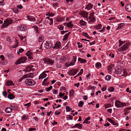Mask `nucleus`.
<instances>
[{
	"mask_svg": "<svg viewBox=\"0 0 131 131\" xmlns=\"http://www.w3.org/2000/svg\"><path fill=\"white\" fill-rule=\"evenodd\" d=\"M6 85L8 86L10 85H14V84L13 83V82L12 81H7L6 82Z\"/></svg>",
	"mask_w": 131,
	"mask_h": 131,
	"instance_id": "ddd939ff",
	"label": "nucleus"
},
{
	"mask_svg": "<svg viewBox=\"0 0 131 131\" xmlns=\"http://www.w3.org/2000/svg\"><path fill=\"white\" fill-rule=\"evenodd\" d=\"M128 48V45L127 44H124L123 46L120 48L119 49L121 51H125L126 49Z\"/></svg>",
	"mask_w": 131,
	"mask_h": 131,
	"instance_id": "39448f33",
	"label": "nucleus"
},
{
	"mask_svg": "<svg viewBox=\"0 0 131 131\" xmlns=\"http://www.w3.org/2000/svg\"><path fill=\"white\" fill-rule=\"evenodd\" d=\"M48 59H47L45 58H43V61L44 62H45L47 64L48 63Z\"/></svg>",
	"mask_w": 131,
	"mask_h": 131,
	"instance_id": "13d9d810",
	"label": "nucleus"
},
{
	"mask_svg": "<svg viewBox=\"0 0 131 131\" xmlns=\"http://www.w3.org/2000/svg\"><path fill=\"white\" fill-rule=\"evenodd\" d=\"M32 28H34V31L36 33H38V27L36 26H34L32 27Z\"/></svg>",
	"mask_w": 131,
	"mask_h": 131,
	"instance_id": "393cba45",
	"label": "nucleus"
},
{
	"mask_svg": "<svg viewBox=\"0 0 131 131\" xmlns=\"http://www.w3.org/2000/svg\"><path fill=\"white\" fill-rule=\"evenodd\" d=\"M58 92V91L56 89H54V91H53V93L55 94H57V93Z\"/></svg>",
	"mask_w": 131,
	"mask_h": 131,
	"instance_id": "774afa93",
	"label": "nucleus"
},
{
	"mask_svg": "<svg viewBox=\"0 0 131 131\" xmlns=\"http://www.w3.org/2000/svg\"><path fill=\"white\" fill-rule=\"evenodd\" d=\"M124 25V24L123 23H122L119 24V25L118 26V27L117 28V29H119L120 28H121L123 27Z\"/></svg>",
	"mask_w": 131,
	"mask_h": 131,
	"instance_id": "2f4dec72",
	"label": "nucleus"
},
{
	"mask_svg": "<svg viewBox=\"0 0 131 131\" xmlns=\"http://www.w3.org/2000/svg\"><path fill=\"white\" fill-rule=\"evenodd\" d=\"M8 99L10 100H12L15 98V96L12 94L10 93L8 95Z\"/></svg>",
	"mask_w": 131,
	"mask_h": 131,
	"instance_id": "aec40b11",
	"label": "nucleus"
},
{
	"mask_svg": "<svg viewBox=\"0 0 131 131\" xmlns=\"http://www.w3.org/2000/svg\"><path fill=\"white\" fill-rule=\"evenodd\" d=\"M107 90L108 91L111 92H113L115 90L114 88L113 87H111L109 88Z\"/></svg>",
	"mask_w": 131,
	"mask_h": 131,
	"instance_id": "72a5a7b5",
	"label": "nucleus"
},
{
	"mask_svg": "<svg viewBox=\"0 0 131 131\" xmlns=\"http://www.w3.org/2000/svg\"><path fill=\"white\" fill-rule=\"evenodd\" d=\"M32 53H33L31 51L29 50L26 53V54L27 56H28L32 55Z\"/></svg>",
	"mask_w": 131,
	"mask_h": 131,
	"instance_id": "cd10ccee",
	"label": "nucleus"
},
{
	"mask_svg": "<svg viewBox=\"0 0 131 131\" xmlns=\"http://www.w3.org/2000/svg\"><path fill=\"white\" fill-rule=\"evenodd\" d=\"M61 46V43L60 42H57L55 45V46L53 47V48H60Z\"/></svg>",
	"mask_w": 131,
	"mask_h": 131,
	"instance_id": "9b49d317",
	"label": "nucleus"
},
{
	"mask_svg": "<svg viewBox=\"0 0 131 131\" xmlns=\"http://www.w3.org/2000/svg\"><path fill=\"white\" fill-rule=\"evenodd\" d=\"M111 106V105L110 104H106L105 105V107L106 108L110 107Z\"/></svg>",
	"mask_w": 131,
	"mask_h": 131,
	"instance_id": "6e6d98bb",
	"label": "nucleus"
},
{
	"mask_svg": "<svg viewBox=\"0 0 131 131\" xmlns=\"http://www.w3.org/2000/svg\"><path fill=\"white\" fill-rule=\"evenodd\" d=\"M64 27L62 25H60L58 26V28L60 30H62L63 29Z\"/></svg>",
	"mask_w": 131,
	"mask_h": 131,
	"instance_id": "e433bc0d",
	"label": "nucleus"
},
{
	"mask_svg": "<svg viewBox=\"0 0 131 131\" xmlns=\"http://www.w3.org/2000/svg\"><path fill=\"white\" fill-rule=\"evenodd\" d=\"M53 61H52L51 60L48 59V61L47 64H52L53 62Z\"/></svg>",
	"mask_w": 131,
	"mask_h": 131,
	"instance_id": "4c0bfd02",
	"label": "nucleus"
},
{
	"mask_svg": "<svg viewBox=\"0 0 131 131\" xmlns=\"http://www.w3.org/2000/svg\"><path fill=\"white\" fill-rule=\"evenodd\" d=\"M6 112L7 113H9L12 111V109L10 107H7L5 110Z\"/></svg>",
	"mask_w": 131,
	"mask_h": 131,
	"instance_id": "b1692460",
	"label": "nucleus"
},
{
	"mask_svg": "<svg viewBox=\"0 0 131 131\" xmlns=\"http://www.w3.org/2000/svg\"><path fill=\"white\" fill-rule=\"evenodd\" d=\"M86 22L84 21L83 20H81L80 22V24H81V25H83L84 26L86 25Z\"/></svg>",
	"mask_w": 131,
	"mask_h": 131,
	"instance_id": "c85d7f7f",
	"label": "nucleus"
},
{
	"mask_svg": "<svg viewBox=\"0 0 131 131\" xmlns=\"http://www.w3.org/2000/svg\"><path fill=\"white\" fill-rule=\"evenodd\" d=\"M70 33L71 32H69L68 33L64 35L63 37L64 38L63 39V41H65L68 39V37Z\"/></svg>",
	"mask_w": 131,
	"mask_h": 131,
	"instance_id": "4468645a",
	"label": "nucleus"
},
{
	"mask_svg": "<svg viewBox=\"0 0 131 131\" xmlns=\"http://www.w3.org/2000/svg\"><path fill=\"white\" fill-rule=\"evenodd\" d=\"M125 9L128 12H131V5L128 4L125 6Z\"/></svg>",
	"mask_w": 131,
	"mask_h": 131,
	"instance_id": "0eeeda50",
	"label": "nucleus"
},
{
	"mask_svg": "<svg viewBox=\"0 0 131 131\" xmlns=\"http://www.w3.org/2000/svg\"><path fill=\"white\" fill-rule=\"evenodd\" d=\"M25 82L26 84L29 85L33 86L35 84V82L34 81L29 79H26Z\"/></svg>",
	"mask_w": 131,
	"mask_h": 131,
	"instance_id": "f03ea898",
	"label": "nucleus"
},
{
	"mask_svg": "<svg viewBox=\"0 0 131 131\" xmlns=\"http://www.w3.org/2000/svg\"><path fill=\"white\" fill-rule=\"evenodd\" d=\"M27 118V116L26 115H23L22 117L23 120H25Z\"/></svg>",
	"mask_w": 131,
	"mask_h": 131,
	"instance_id": "4d7b16f0",
	"label": "nucleus"
},
{
	"mask_svg": "<svg viewBox=\"0 0 131 131\" xmlns=\"http://www.w3.org/2000/svg\"><path fill=\"white\" fill-rule=\"evenodd\" d=\"M83 70L82 69H81L80 70V71L78 74H79V75H80L83 73Z\"/></svg>",
	"mask_w": 131,
	"mask_h": 131,
	"instance_id": "052dcab7",
	"label": "nucleus"
},
{
	"mask_svg": "<svg viewBox=\"0 0 131 131\" xmlns=\"http://www.w3.org/2000/svg\"><path fill=\"white\" fill-rule=\"evenodd\" d=\"M0 58L2 59V60H4L5 59L4 56L2 55L0 56Z\"/></svg>",
	"mask_w": 131,
	"mask_h": 131,
	"instance_id": "0e129e2a",
	"label": "nucleus"
},
{
	"mask_svg": "<svg viewBox=\"0 0 131 131\" xmlns=\"http://www.w3.org/2000/svg\"><path fill=\"white\" fill-rule=\"evenodd\" d=\"M17 7L20 9H22L23 8L22 6L21 5H17Z\"/></svg>",
	"mask_w": 131,
	"mask_h": 131,
	"instance_id": "680f3d73",
	"label": "nucleus"
},
{
	"mask_svg": "<svg viewBox=\"0 0 131 131\" xmlns=\"http://www.w3.org/2000/svg\"><path fill=\"white\" fill-rule=\"evenodd\" d=\"M76 61V59L75 58H73V59L71 61L69 64L70 66L73 65L75 63Z\"/></svg>",
	"mask_w": 131,
	"mask_h": 131,
	"instance_id": "412c9836",
	"label": "nucleus"
},
{
	"mask_svg": "<svg viewBox=\"0 0 131 131\" xmlns=\"http://www.w3.org/2000/svg\"><path fill=\"white\" fill-rule=\"evenodd\" d=\"M42 77H44V78L46 77L47 75L45 73V72H43L41 74Z\"/></svg>",
	"mask_w": 131,
	"mask_h": 131,
	"instance_id": "bf43d9fd",
	"label": "nucleus"
},
{
	"mask_svg": "<svg viewBox=\"0 0 131 131\" xmlns=\"http://www.w3.org/2000/svg\"><path fill=\"white\" fill-rule=\"evenodd\" d=\"M83 34H83V35H84V36H85L86 37H87V38H88L91 39L92 38V37H90L89 36H88V34L87 33L84 32V33H83Z\"/></svg>",
	"mask_w": 131,
	"mask_h": 131,
	"instance_id": "7c9ffc66",
	"label": "nucleus"
},
{
	"mask_svg": "<svg viewBox=\"0 0 131 131\" xmlns=\"http://www.w3.org/2000/svg\"><path fill=\"white\" fill-rule=\"evenodd\" d=\"M84 104V102L81 101H80L79 103V106L80 107H82Z\"/></svg>",
	"mask_w": 131,
	"mask_h": 131,
	"instance_id": "ea45409f",
	"label": "nucleus"
},
{
	"mask_svg": "<svg viewBox=\"0 0 131 131\" xmlns=\"http://www.w3.org/2000/svg\"><path fill=\"white\" fill-rule=\"evenodd\" d=\"M67 117L71 120L73 118V117L72 116L70 115H68Z\"/></svg>",
	"mask_w": 131,
	"mask_h": 131,
	"instance_id": "e2e57ef3",
	"label": "nucleus"
},
{
	"mask_svg": "<svg viewBox=\"0 0 131 131\" xmlns=\"http://www.w3.org/2000/svg\"><path fill=\"white\" fill-rule=\"evenodd\" d=\"M31 105V103L29 102L27 104H25L24 105V106H26L28 108Z\"/></svg>",
	"mask_w": 131,
	"mask_h": 131,
	"instance_id": "09e8293b",
	"label": "nucleus"
},
{
	"mask_svg": "<svg viewBox=\"0 0 131 131\" xmlns=\"http://www.w3.org/2000/svg\"><path fill=\"white\" fill-rule=\"evenodd\" d=\"M15 43L14 44V48H16V47H17L18 45V42L17 41H16H16H15Z\"/></svg>",
	"mask_w": 131,
	"mask_h": 131,
	"instance_id": "79ce46f5",
	"label": "nucleus"
},
{
	"mask_svg": "<svg viewBox=\"0 0 131 131\" xmlns=\"http://www.w3.org/2000/svg\"><path fill=\"white\" fill-rule=\"evenodd\" d=\"M27 60V58L26 57H21L17 60L16 62H15V64L16 65H17L21 63H24Z\"/></svg>",
	"mask_w": 131,
	"mask_h": 131,
	"instance_id": "7ed1b4c3",
	"label": "nucleus"
},
{
	"mask_svg": "<svg viewBox=\"0 0 131 131\" xmlns=\"http://www.w3.org/2000/svg\"><path fill=\"white\" fill-rule=\"evenodd\" d=\"M72 110V108H70L68 106H67L66 107V111L67 112H68L71 111Z\"/></svg>",
	"mask_w": 131,
	"mask_h": 131,
	"instance_id": "c9c22d12",
	"label": "nucleus"
},
{
	"mask_svg": "<svg viewBox=\"0 0 131 131\" xmlns=\"http://www.w3.org/2000/svg\"><path fill=\"white\" fill-rule=\"evenodd\" d=\"M3 95L5 97H7V93L6 92L4 91L3 92Z\"/></svg>",
	"mask_w": 131,
	"mask_h": 131,
	"instance_id": "de8ad7c7",
	"label": "nucleus"
},
{
	"mask_svg": "<svg viewBox=\"0 0 131 131\" xmlns=\"http://www.w3.org/2000/svg\"><path fill=\"white\" fill-rule=\"evenodd\" d=\"M77 74V72H75V70L73 69L71 70L69 73L70 75L73 76Z\"/></svg>",
	"mask_w": 131,
	"mask_h": 131,
	"instance_id": "a211bd4d",
	"label": "nucleus"
},
{
	"mask_svg": "<svg viewBox=\"0 0 131 131\" xmlns=\"http://www.w3.org/2000/svg\"><path fill=\"white\" fill-rule=\"evenodd\" d=\"M101 66V64L100 62H97L95 64V67L96 68H99Z\"/></svg>",
	"mask_w": 131,
	"mask_h": 131,
	"instance_id": "58836bf2",
	"label": "nucleus"
},
{
	"mask_svg": "<svg viewBox=\"0 0 131 131\" xmlns=\"http://www.w3.org/2000/svg\"><path fill=\"white\" fill-rule=\"evenodd\" d=\"M74 93L73 90H71L70 92V95L72 96L74 94Z\"/></svg>",
	"mask_w": 131,
	"mask_h": 131,
	"instance_id": "49530a36",
	"label": "nucleus"
},
{
	"mask_svg": "<svg viewBox=\"0 0 131 131\" xmlns=\"http://www.w3.org/2000/svg\"><path fill=\"white\" fill-rule=\"evenodd\" d=\"M64 19V18H62L61 17L57 18H56V21L58 22L62 21Z\"/></svg>",
	"mask_w": 131,
	"mask_h": 131,
	"instance_id": "bb28decb",
	"label": "nucleus"
},
{
	"mask_svg": "<svg viewBox=\"0 0 131 131\" xmlns=\"http://www.w3.org/2000/svg\"><path fill=\"white\" fill-rule=\"evenodd\" d=\"M26 78V77L25 76V75H24L18 80L19 82H20L24 78Z\"/></svg>",
	"mask_w": 131,
	"mask_h": 131,
	"instance_id": "3c124183",
	"label": "nucleus"
},
{
	"mask_svg": "<svg viewBox=\"0 0 131 131\" xmlns=\"http://www.w3.org/2000/svg\"><path fill=\"white\" fill-rule=\"evenodd\" d=\"M50 23L49 24L50 25H52L53 23V20L52 18H50L49 19Z\"/></svg>",
	"mask_w": 131,
	"mask_h": 131,
	"instance_id": "69168bd1",
	"label": "nucleus"
},
{
	"mask_svg": "<svg viewBox=\"0 0 131 131\" xmlns=\"http://www.w3.org/2000/svg\"><path fill=\"white\" fill-rule=\"evenodd\" d=\"M52 88V86H50L48 88H45V90L47 92H48L51 90Z\"/></svg>",
	"mask_w": 131,
	"mask_h": 131,
	"instance_id": "473e14b6",
	"label": "nucleus"
},
{
	"mask_svg": "<svg viewBox=\"0 0 131 131\" xmlns=\"http://www.w3.org/2000/svg\"><path fill=\"white\" fill-rule=\"evenodd\" d=\"M115 104L116 107L117 108L126 106V105L125 103H122L118 100H117L116 101L115 103Z\"/></svg>",
	"mask_w": 131,
	"mask_h": 131,
	"instance_id": "20e7f679",
	"label": "nucleus"
},
{
	"mask_svg": "<svg viewBox=\"0 0 131 131\" xmlns=\"http://www.w3.org/2000/svg\"><path fill=\"white\" fill-rule=\"evenodd\" d=\"M24 51V50L23 48H20L19 50V51L20 53H22Z\"/></svg>",
	"mask_w": 131,
	"mask_h": 131,
	"instance_id": "338daca9",
	"label": "nucleus"
},
{
	"mask_svg": "<svg viewBox=\"0 0 131 131\" xmlns=\"http://www.w3.org/2000/svg\"><path fill=\"white\" fill-rule=\"evenodd\" d=\"M43 36L42 35H40L39 38V40L38 41L39 42H41V41L44 39L43 38Z\"/></svg>",
	"mask_w": 131,
	"mask_h": 131,
	"instance_id": "c756f323",
	"label": "nucleus"
},
{
	"mask_svg": "<svg viewBox=\"0 0 131 131\" xmlns=\"http://www.w3.org/2000/svg\"><path fill=\"white\" fill-rule=\"evenodd\" d=\"M17 29L18 30L21 31H24L25 30V29L24 26H18L17 27Z\"/></svg>",
	"mask_w": 131,
	"mask_h": 131,
	"instance_id": "dca6fc26",
	"label": "nucleus"
},
{
	"mask_svg": "<svg viewBox=\"0 0 131 131\" xmlns=\"http://www.w3.org/2000/svg\"><path fill=\"white\" fill-rule=\"evenodd\" d=\"M66 60L65 58L64 57H63L60 59V61L61 62H64Z\"/></svg>",
	"mask_w": 131,
	"mask_h": 131,
	"instance_id": "a18cd8bd",
	"label": "nucleus"
},
{
	"mask_svg": "<svg viewBox=\"0 0 131 131\" xmlns=\"http://www.w3.org/2000/svg\"><path fill=\"white\" fill-rule=\"evenodd\" d=\"M11 106L12 107V109L14 110H17V107L16 106L12 105H11Z\"/></svg>",
	"mask_w": 131,
	"mask_h": 131,
	"instance_id": "c03bdc74",
	"label": "nucleus"
},
{
	"mask_svg": "<svg viewBox=\"0 0 131 131\" xmlns=\"http://www.w3.org/2000/svg\"><path fill=\"white\" fill-rule=\"evenodd\" d=\"M108 121L114 125H118V124L116 123L111 118H108L107 119Z\"/></svg>",
	"mask_w": 131,
	"mask_h": 131,
	"instance_id": "9d476101",
	"label": "nucleus"
},
{
	"mask_svg": "<svg viewBox=\"0 0 131 131\" xmlns=\"http://www.w3.org/2000/svg\"><path fill=\"white\" fill-rule=\"evenodd\" d=\"M46 16L52 17L54 16V14L53 13H49L48 14H46Z\"/></svg>",
	"mask_w": 131,
	"mask_h": 131,
	"instance_id": "37998d69",
	"label": "nucleus"
},
{
	"mask_svg": "<svg viewBox=\"0 0 131 131\" xmlns=\"http://www.w3.org/2000/svg\"><path fill=\"white\" fill-rule=\"evenodd\" d=\"M78 60L81 63H86V60L82 58H79L78 59Z\"/></svg>",
	"mask_w": 131,
	"mask_h": 131,
	"instance_id": "4be33fe9",
	"label": "nucleus"
},
{
	"mask_svg": "<svg viewBox=\"0 0 131 131\" xmlns=\"http://www.w3.org/2000/svg\"><path fill=\"white\" fill-rule=\"evenodd\" d=\"M27 19L30 21H34L35 20V18L34 17L32 16L28 15L27 16Z\"/></svg>",
	"mask_w": 131,
	"mask_h": 131,
	"instance_id": "2eb2a0df",
	"label": "nucleus"
},
{
	"mask_svg": "<svg viewBox=\"0 0 131 131\" xmlns=\"http://www.w3.org/2000/svg\"><path fill=\"white\" fill-rule=\"evenodd\" d=\"M48 43L47 42H46V43H45L44 44V47L46 49H49L48 47Z\"/></svg>",
	"mask_w": 131,
	"mask_h": 131,
	"instance_id": "603ef678",
	"label": "nucleus"
},
{
	"mask_svg": "<svg viewBox=\"0 0 131 131\" xmlns=\"http://www.w3.org/2000/svg\"><path fill=\"white\" fill-rule=\"evenodd\" d=\"M12 22V20L11 19L7 18L4 21V24L2 25V27L3 28L6 27Z\"/></svg>",
	"mask_w": 131,
	"mask_h": 131,
	"instance_id": "f257e3e1",
	"label": "nucleus"
},
{
	"mask_svg": "<svg viewBox=\"0 0 131 131\" xmlns=\"http://www.w3.org/2000/svg\"><path fill=\"white\" fill-rule=\"evenodd\" d=\"M88 14H89L88 13L84 11L82 12L81 13V15H82L84 18H86L87 20H88Z\"/></svg>",
	"mask_w": 131,
	"mask_h": 131,
	"instance_id": "1a4fd4ad",
	"label": "nucleus"
},
{
	"mask_svg": "<svg viewBox=\"0 0 131 131\" xmlns=\"http://www.w3.org/2000/svg\"><path fill=\"white\" fill-rule=\"evenodd\" d=\"M46 42H47L48 43V47L49 48V49L51 48L52 46L53 43L51 40H48L46 41Z\"/></svg>",
	"mask_w": 131,
	"mask_h": 131,
	"instance_id": "6e6552de",
	"label": "nucleus"
},
{
	"mask_svg": "<svg viewBox=\"0 0 131 131\" xmlns=\"http://www.w3.org/2000/svg\"><path fill=\"white\" fill-rule=\"evenodd\" d=\"M111 76L110 75H107L105 78V79L106 80L108 81L111 79Z\"/></svg>",
	"mask_w": 131,
	"mask_h": 131,
	"instance_id": "a19ab883",
	"label": "nucleus"
},
{
	"mask_svg": "<svg viewBox=\"0 0 131 131\" xmlns=\"http://www.w3.org/2000/svg\"><path fill=\"white\" fill-rule=\"evenodd\" d=\"M102 24H99L98 25L94 27V28L96 29H100L102 28Z\"/></svg>",
	"mask_w": 131,
	"mask_h": 131,
	"instance_id": "5701e85b",
	"label": "nucleus"
},
{
	"mask_svg": "<svg viewBox=\"0 0 131 131\" xmlns=\"http://www.w3.org/2000/svg\"><path fill=\"white\" fill-rule=\"evenodd\" d=\"M48 79V78H45L44 79V80L42 83V84L43 85H46V83H45V82Z\"/></svg>",
	"mask_w": 131,
	"mask_h": 131,
	"instance_id": "8fccbe9b",
	"label": "nucleus"
},
{
	"mask_svg": "<svg viewBox=\"0 0 131 131\" xmlns=\"http://www.w3.org/2000/svg\"><path fill=\"white\" fill-rule=\"evenodd\" d=\"M82 124L77 123L74 126H73L72 127L74 128L75 127H76L80 129L82 128Z\"/></svg>",
	"mask_w": 131,
	"mask_h": 131,
	"instance_id": "f3484780",
	"label": "nucleus"
},
{
	"mask_svg": "<svg viewBox=\"0 0 131 131\" xmlns=\"http://www.w3.org/2000/svg\"><path fill=\"white\" fill-rule=\"evenodd\" d=\"M72 22L70 21L67 24V26L69 28L72 27L73 26V25L72 24Z\"/></svg>",
	"mask_w": 131,
	"mask_h": 131,
	"instance_id": "a878e982",
	"label": "nucleus"
},
{
	"mask_svg": "<svg viewBox=\"0 0 131 131\" xmlns=\"http://www.w3.org/2000/svg\"><path fill=\"white\" fill-rule=\"evenodd\" d=\"M13 12L16 14H17L19 12L18 9L16 8H13Z\"/></svg>",
	"mask_w": 131,
	"mask_h": 131,
	"instance_id": "f704fd0d",
	"label": "nucleus"
},
{
	"mask_svg": "<svg viewBox=\"0 0 131 131\" xmlns=\"http://www.w3.org/2000/svg\"><path fill=\"white\" fill-rule=\"evenodd\" d=\"M25 76L26 78L27 77H30L32 78L33 76V74L31 73H29L28 74H26L24 75Z\"/></svg>",
	"mask_w": 131,
	"mask_h": 131,
	"instance_id": "6ab92c4d",
	"label": "nucleus"
},
{
	"mask_svg": "<svg viewBox=\"0 0 131 131\" xmlns=\"http://www.w3.org/2000/svg\"><path fill=\"white\" fill-rule=\"evenodd\" d=\"M109 56L112 58H114V54L112 53H110L109 55Z\"/></svg>",
	"mask_w": 131,
	"mask_h": 131,
	"instance_id": "5fc2aeb1",
	"label": "nucleus"
},
{
	"mask_svg": "<svg viewBox=\"0 0 131 131\" xmlns=\"http://www.w3.org/2000/svg\"><path fill=\"white\" fill-rule=\"evenodd\" d=\"M93 5L90 3H89L86 6L85 9L89 10L92 8Z\"/></svg>",
	"mask_w": 131,
	"mask_h": 131,
	"instance_id": "423d86ee",
	"label": "nucleus"
},
{
	"mask_svg": "<svg viewBox=\"0 0 131 131\" xmlns=\"http://www.w3.org/2000/svg\"><path fill=\"white\" fill-rule=\"evenodd\" d=\"M65 95L64 93H62L61 92H60L59 93V96L60 97H62Z\"/></svg>",
	"mask_w": 131,
	"mask_h": 131,
	"instance_id": "864d4df0",
	"label": "nucleus"
},
{
	"mask_svg": "<svg viewBox=\"0 0 131 131\" xmlns=\"http://www.w3.org/2000/svg\"><path fill=\"white\" fill-rule=\"evenodd\" d=\"M90 19L89 21V23H91L92 22H94L95 21V18L93 17H91L89 16L88 17V20Z\"/></svg>",
	"mask_w": 131,
	"mask_h": 131,
	"instance_id": "f8f14e48",
	"label": "nucleus"
}]
</instances>
